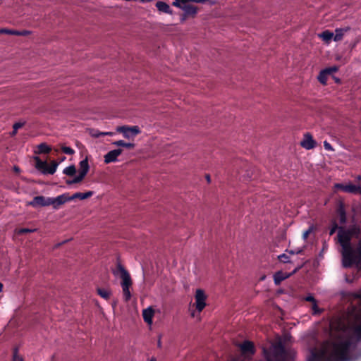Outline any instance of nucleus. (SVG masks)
<instances>
[{"label":"nucleus","mask_w":361,"mask_h":361,"mask_svg":"<svg viewBox=\"0 0 361 361\" xmlns=\"http://www.w3.org/2000/svg\"><path fill=\"white\" fill-rule=\"evenodd\" d=\"M358 233L359 229L355 226L350 229L339 228L337 238L341 246L342 263L345 267L355 265L359 268L361 265V240Z\"/></svg>","instance_id":"nucleus-1"},{"label":"nucleus","mask_w":361,"mask_h":361,"mask_svg":"<svg viewBox=\"0 0 361 361\" xmlns=\"http://www.w3.org/2000/svg\"><path fill=\"white\" fill-rule=\"evenodd\" d=\"M265 361H288L290 355L285 350L281 341L271 345L269 350L264 348Z\"/></svg>","instance_id":"nucleus-2"},{"label":"nucleus","mask_w":361,"mask_h":361,"mask_svg":"<svg viewBox=\"0 0 361 361\" xmlns=\"http://www.w3.org/2000/svg\"><path fill=\"white\" fill-rule=\"evenodd\" d=\"M114 274L121 279V286L124 300L128 301L131 298L130 288L132 286V280L129 273L121 265H118L114 271Z\"/></svg>","instance_id":"nucleus-3"},{"label":"nucleus","mask_w":361,"mask_h":361,"mask_svg":"<svg viewBox=\"0 0 361 361\" xmlns=\"http://www.w3.org/2000/svg\"><path fill=\"white\" fill-rule=\"evenodd\" d=\"M118 133H122L124 138L134 140L141 130L137 126H121L116 128Z\"/></svg>","instance_id":"nucleus-4"},{"label":"nucleus","mask_w":361,"mask_h":361,"mask_svg":"<svg viewBox=\"0 0 361 361\" xmlns=\"http://www.w3.org/2000/svg\"><path fill=\"white\" fill-rule=\"evenodd\" d=\"M34 160L35 161V167L38 170L42 171L44 173H54L59 165V164L54 161H51L50 165H48L46 161L40 160L38 157H35Z\"/></svg>","instance_id":"nucleus-5"},{"label":"nucleus","mask_w":361,"mask_h":361,"mask_svg":"<svg viewBox=\"0 0 361 361\" xmlns=\"http://www.w3.org/2000/svg\"><path fill=\"white\" fill-rule=\"evenodd\" d=\"M207 295L202 289H197L195 293V309L199 312H202L207 305Z\"/></svg>","instance_id":"nucleus-6"},{"label":"nucleus","mask_w":361,"mask_h":361,"mask_svg":"<svg viewBox=\"0 0 361 361\" xmlns=\"http://www.w3.org/2000/svg\"><path fill=\"white\" fill-rule=\"evenodd\" d=\"M242 355L241 357L233 361H248L250 355L255 353L253 343L250 341H245L240 346Z\"/></svg>","instance_id":"nucleus-7"},{"label":"nucleus","mask_w":361,"mask_h":361,"mask_svg":"<svg viewBox=\"0 0 361 361\" xmlns=\"http://www.w3.org/2000/svg\"><path fill=\"white\" fill-rule=\"evenodd\" d=\"M89 169L90 166L88 164V159L87 157H85V159L79 162V174L78 176V179L75 180L82 181L88 173Z\"/></svg>","instance_id":"nucleus-8"},{"label":"nucleus","mask_w":361,"mask_h":361,"mask_svg":"<svg viewBox=\"0 0 361 361\" xmlns=\"http://www.w3.org/2000/svg\"><path fill=\"white\" fill-rule=\"evenodd\" d=\"M51 204V197H45L44 196H37L33 200L28 203L29 205H31L34 207H37L39 206L44 207L49 206Z\"/></svg>","instance_id":"nucleus-9"},{"label":"nucleus","mask_w":361,"mask_h":361,"mask_svg":"<svg viewBox=\"0 0 361 361\" xmlns=\"http://www.w3.org/2000/svg\"><path fill=\"white\" fill-rule=\"evenodd\" d=\"M123 150L121 149H116L109 151L104 157V161L105 164H110L112 162H116L118 157L122 154Z\"/></svg>","instance_id":"nucleus-10"},{"label":"nucleus","mask_w":361,"mask_h":361,"mask_svg":"<svg viewBox=\"0 0 361 361\" xmlns=\"http://www.w3.org/2000/svg\"><path fill=\"white\" fill-rule=\"evenodd\" d=\"M70 197L68 194L64 193L56 197H51V204L53 208L57 209L59 207L68 201H70Z\"/></svg>","instance_id":"nucleus-11"},{"label":"nucleus","mask_w":361,"mask_h":361,"mask_svg":"<svg viewBox=\"0 0 361 361\" xmlns=\"http://www.w3.org/2000/svg\"><path fill=\"white\" fill-rule=\"evenodd\" d=\"M155 311L152 307H148L142 310V317L144 321L149 326L153 323L152 319Z\"/></svg>","instance_id":"nucleus-12"},{"label":"nucleus","mask_w":361,"mask_h":361,"mask_svg":"<svg viewBox=\"0 0 361 361\" xmlns=\"http://www.w3.org/2000/svg\"><path fill=\"white\" fill-rule=\"evenodd\" d=\"M357 183L356 185L348 183L343 186V191L352 193H360L361 194V180L357 178Z\"/></svg>","instance_id":"nucleus-13"},{"label":"nucleus","mask_w":361,"mask_h":361,"mask_svg":"<svg viewBox=\"0 0 361 361\" xmlns=\"http://www.w3.org/2000/svg\"><path fill=\"white\" fill-rule=\"evenodd\" d=\"M300 145L306 149H311L315 147V142L310 135L306 134L301 141Z\"/></svg>","instance_id":"nucleus-14"},{"label":"nucleus","mask_w":361,"mask_h":361,"mask_svg":"<svg viewBox=\"0 0 361 361\" xmlns=\"http://www.w3.org/2000/svg\"><path fill=\"white\" fill-rule=\"evenodd\" d=\"M306 301L310 302V307L311 308L313 314H317L322 312V310L318 307L317 302L312 295H308L305 299Z\"/></svg>","instance_id":"nucleus-15"},{"label":"nucleus","mask_w":361,"mask_h":361,"mask_svg":"<svg viewBox=\"0 0 361 361\" xmlns=\"http://www.w3.org/2000/svg\"><path fill=\"white\" fill-rule=\"evenodd\" d=\"M183 11L185 16L195 17L198 12V8L196 6L190 4L189 6L183 8Z\"/></svg>","instance_id":"nucleus-16"},{"label":"nucleus","mask_w":361,"mask_h":361,"mask_svg":"<svg viewBox=\"0 0 361 361\" xmlns=\"http://www.w3.org/2000/svg\"><path fill=\"white\" fill-rule=\"evenodd\" d=\"M292 274H286L282 271L276 272L274 276V283L276 285H279L282 281L286 279L289 276H291Z\"/></svg>","instance_id":"nucleus-17"},{"label":"nucleus","mask_w":361,"mask_h":361,"mask_svg":"<svg viewBox=\"0 0 361 361\" xmlns=\"http://www.w3.org/2000/svg\"><path fill=\"white\" fill-rule=\"evenodd\" d=\"M156 6L159 11L164 12L165 13H169V14L172 13V11H171L169 5H168L167 4H166L163 1H158L156 4Z\"/></svg>","instance_id":"nucleus-18"},{"label":"nucleus","mask_w":361,"mask_h":361,"mask_svg":"<svg viewBox=\"0 0 361 361\" xmlns=\"http://www.w3.org/2000/svg\"><path fill=\"white\" fill-rule=\"evenodd\" d=\"M318 36L327 44L334 39V33L329 30L324 31L323 32L319 34Z\"/></svg>","instance_id":"nucleus-19"},{"label":"nucleus","mask_w":361,"mask_h":361,"mask_svg":"<svg viewBox=\"0 0 361 361\" xmlns=\"http://www.w3.org/2000/svg\"><path fill=\"white\" fill-rule=\"evenodd\" d=\"M92 195H93V192L92 191H88L85 193L76 192L74 195H73L72 196H69V197H70L71 200H73L76 198H79L80 200H85V199L90 197Z\"/></svg>","instance_id":"nucleus-20"},{"label":"nucleus","mask_w":361,"mask_h":361,"mask_svg":"<svg viewBox=\"0 0 361 361\" xmlns=\"http://www.w3.org/2000/svg\"><path fill=\"white\" fill-rule=\"evenodd\" d=\"M190 2H192V0H176L173 2V6L175 7H177L182 11H183V8L189 6L190 4Z\"/></svg>","instance_id":"nucleus-21"},{"label":"nucleus","mask_w":361,"mask_h":361,"mask_svg":"<svg viewBox=\"0 0 361 361\" xmlns=\"http://www.w3.org/2000/svg\"><path fill=\"white\" fill-rule=\"evenodd\" d=\"M97 293L104 299L108 300L111 295V291L108 289L98 288L97 289Z\"/></svg>","instance_id":"nucleus-22"},{"label":"nucleus","mask_w":361,"mask_h":361,"mask_svg":"<svg viewBox=\"0 0 361 361\" xmlns=\"http://www.w3.org/2000/svg\"><path fill=\"white\" fill-rule=\"evenodd\" d=\"M346 30L344 29L336 30L335 34H334V40L336 42L341 40Z\"/></svg>","instance_id":"nucleus-23"},{"label":"nucleus","mask_w":361,"mask_h":361,"mask_svg":"<svg viewBox=\"0 0 361 361\" xmlns=\"http://www.w3.org/2000/svg\"><path fill=\"white\" fill-rule=\"evenodd\" d=\"M338 218H339L340 222L341 224L345 223V211H344L343 206L342 204H341L339 206V208L338 209Z\"/></svg>","instance_id":"nucleus-24"},{"label":"nucleus","mask_w":361,"mask_h":361,"mask_svg":"<svg viewBox=\"0 0 361 361\" xmlns=\"http://www.w3.org/2000/svg\"><path fill=\"white\" fill-rule=\"evenodd\" d=\"M329 74L324 70L322 71L318 75V80L323 85H326Z\"/></svg>","instance_id":"nucleus-25"},{"label":"nucleus","mask_w":361,"mask_h":361,"mask_svg":"<svg viewBox=\"0 0 361 361\" xmlns=\"http://www.w3.org/2000/svg\"><path fill=\"white\" fill-rule=\"evenodd\" d=\"M63 173L72 176L76 173V169L74 165L69 166L63 169Z\"/></svg>","instance_id":"nucleus-26"},{"label":"nucleus","mask_w":361,"mask_h":361,"mask_svg":"<svg viewBox=\"0 0 361 361\" xmlns=\"http://www.w3.org/2000/svg\"><path fill=\"white\" fill-rule=\"evenodd\" d=\"M51 151V148L45 143H42L38 146V151L35 153H49Z\"/></svg>","instance_id":"nucleus-27"},{"label":"nucleus","mask_w":361,"mask_h":361,"mask_svg":"<svg viewBox=\"0 0 361 361\" xmlns=\"http://www.w3.org/2000/svg\"><path fill=\"white\" fill-rule=\"evenodd\" d=\"M23 125H24V123H21V122L16 123L13 125V130L11 133V135H15L17 133L18 130L19 128H22L23 126Z\"/></svg>","instance_id":"nucleus-28"},{"label":"nucleus","mask_w":361,"mask_h":361,"mask_svg":"<svg viewBox=\"0 0 361 361\" xmlns=\"http://www.w3.org/2000/svg\"><path fill=\"white\" fill-rule=\"evenodd\" d=\"M102 132H100V131H99L97 130H95V129H91L89 131L90 135L92 137H98L99 136H102Z\"/></svg>","instance_id":"nucleus-29"},{"label":"nucleus","mask_w":361,"mask_h":361,"mask_svg":"<svg viewBox=\"0 0 361 361\" xmlns=\"http://www.w3.org/2000/svg\"><path fill=\"white\" fill-rule=\"evenodd\" d=\"M35 229H28V228H20L16 231L17 234L21 235L27 233H31L35 231Z\"/></svg>","instance_id":"nucleus-30"},{"label":"nucleus","mask_w":361,"mask_h":361,"mask_svg":"<svg viewBox=\"0 0 361 361\" xmlns=\"http://www.w3.org/2000/svg\"><path fill=\"white\" fill-rule=\"evenodd\" d=\"M192 2L196 3V4H204V3H209L212 5L216 4V1L214 0H192Z\"/></svg>","instance_id":"nucleus-31"},{"label":"nucleus","mask_w":361,"mask_h":361,"mask_svg":"<svg viewBox=\"0 0 361 361\" xmlns=\"http://www.w3.org/2000/svg\"><path fill=\"white\" fill-rule=\"evenodd\" d=\"M0 34L16 35V34H18V31L8 30V29H1Z\"/></svg>","instance_id":"nucleus-32"},{"label":"nucleus","mask_w":361,"mask_h":361,"mask_svg":"<svg viewBox=\"0 0 361 361\" xmlns=\"http://www.w3.org/2000/svg\"><path fill=\"white\" fill-rule=\"evenodd\" d=\"M279 259L283 263L289 262V256L287 254H282L278 257Z\"/></svg>","instance_id":"nucleus-33"},{"label":"nucleus","mask_w":361,"mask_h":361,"mask_svg":"<svg viewBox=\"0 0 361 361\" xmlns=\"http://www.w3.org/2000/svg\"><path fill=\"white\" fill-rule=\"evenodd\" d=\"M61 150L67 154H73L75 152L73 149H71V147H66V146H62Z\"/></svg>","instance_id":"nucleus-34"},{"label":"nucleus","mask_w":361,"mask_h":361,"mask_svg":"<svg viewBox=\"0 0 361 361\" xmlns=\"http://www.w3.org/2000/svg\"><path fill=\"white\" fill-rule=\"evenodd\" d=\"M313 228L311 226L307 231H304L302 233V238L306 240L309 235L312 233Z\"/></svg>","instance_id":"nucleus-35"},{"label":"nucleus","mask_w":361,"mask_h":361,"mask_svg":"<svg viewBox=\"0 0 361 361\" xmlns=\"http://www.w3.org/2000/svg\"><path fill=\"white\" fill-rule=\"evenodd\" d=\"M324 71H326V73L329 75H330L332 73L336 72L338 71V67L337 66L330 67V68L324 69Z\"/></svg>","instance_id":"nucleus-36"},{"label":"nucleus","mask_w":361,"mask_h":361,"mask_svg":"<svg viewBox=\"0 0 361 361\" xmlns=\"http://www.w3.org/2000/svg\"><path fill=\"white\" fill-rule=\"evenodd\" d=\"M113 145L117 147H123L125 145V141L120 140L113 142Z\"/></svg>","instance_id":"nucleus-37"},{"label":"nucleus","mask_w":361,"mask_h":361,"mask_svg":"<svg viewBox=\"0 0 361 361\" xmlns=\"http://www.w3.org/2000/svg\"><path fill=\"white\" fill-rule=\"evenodd\" d=\"M324 149L329 151H334L332 146L326 141L324 142Z\"/></svg>","instance_id":"nucleus-38"},{"label":"nucleus","mask_w":361,"mask_h":361,"mask_svg":"<svg viewBox=\"0 0 361 361\" xmlns=\"http://www.w3.org/2000/svg\"><path fill=\"white\" fill-rule=\"evenodd\" d=\"M135 147V145L133 143H131V142H125V145H124V147L126 148H128V149H133Z\"/></svg>","instance_id":"nucleus-39"},{"label":"nucleus","mask_w":361,"mask_h":361,"mask_svg":"<svg viewBox=\"0 0 361 361\" xmlns=\"http://www.w3.org/2000/svg\"><path fill=\"white\" fill-rule=\"evenodd\" d=\"M30 32L28 30H24L22 32H18V34H16V35H30Z\"/></svg>","instance_id":"nucleus-40"},{"label":"nucleus","mask_w":361,"mask_h":361,"mask_svg":"<svg viewBox=\"0 0 361 361\" xmlns=\"http://www.w3.org/2000/svg\"><path fill=\"white\" fill-rule=\"evenodd\" d=\"M302 252V250L301 249H297L295 250H290L288 251V252L290 254V255H295V254H298L300 252Z\"/></svg>","instance_id":"nucleus-41"},{"label":"nucleus","mask_w":361,"mask_h":361,"mask_svg":"<svg viewBox=\"0 0 361 361\" xmlns=\"http://www.w3.org/2000/svg\"><path fill=\"white\" fill-rule=\"evenodd\" d=\"M78 179V176H75L72 180L67 181L68 184H73V183H78L80 181H76L75 180Z\"/></svg>","instance_id":"nucleus-42"},{"label":"nucleus","mask_w":361,"mask_h":361,"mask_svg":"<svg viewBox=\"0 0 361 361\" xmlns=\"http://www.w3.org/2000/svg\"><path fill=\"white\" fill-rule=\"evenodd\" d=\"M337 228H338L337 225L336 224H334L333 227L331 228V229L330 231V235H333V233H334V232L336 231Z\"/></svg>","instance_id":"nucleus-43"},{"label":"nucleus","mask_w":361,"mask_h":361,"mask_svg":"<svg viewBox=\"0 0 361 361\" xmlns=\"http://www.w3.org/2000/svg\"><path fill=\"white\" fill-rule=\"evenodd\" d=\"M102 135H110V136H112L114 135V133L112 132H102Z\"/></svg>","instance_id":"nucleus-44"},{"label":"nucleus","mask_w":361,"mask_h":361,"mask_svg":"<svg viewBox=\"0 0 361 361\" xmlns=\"http://www.w3.org/2000/svg\"><path fill=\"white\" fill-rule=\"evenodd\" d=\"M343 186H345V185H343V184H336V185H335V187H336V188H338V189H341V190H343Z\"/></svg>","instance_id":"nucleus-45"},{"label":"nucleus","mask_w":361,"mask_h":361,"mask_svg":"<svg viewBox=\"0 0 361 361\" xmlns=\"http://www.w3.org/2000/svg\"><path fill=\"white\" fill-rule=\"evenodd\" d=\"M13 361H23V360H22L21 357L15 355L14 358H13Z\"/></svg>","instance_id":"nucleus-46"},{"label":"nucleus","mask_w":361,"mask_h":361,"mask_svg":"<svg viewBox=\"0 0 361 361\" xmlns=\"http://www.w3.org/2000/svg\"><path fill=\"white\" fill-rule=\"evenodd\" d=\"M187 16H185V14H184V15H183V18H181V20H182V21L185 20Z\"/></svg>","instance_id":"nucleus-47"},{"label":"nucleus","mask_w":361,"mask_h":361,"mask_svg":"<svg viewBox=\"0 0 361 361\" xmlns=\"http://www.w3.org/2000/svg\"><path fill=\"white\" fill-rule=\"evenodd\" d=\"M161 340L159 338V341H158V346L161 347Z\"/></svg>","instance_id":"nucleus-48"},{"label":"nucleus","mask_w":361,"mask_h":361,"mask_svg":"<svg viewBox=\"0 0 361 361\" xmlns=\"http://www.w3.org/2000/svg\"><path fill=\"white\" fill-rule=\"evenodd\" d=\"M206 178L208 182H210V176H207Z\"/></svg>","instance_id":"nucleus-49"},{"label":"nucleus","mask_w":361,"mask_h":361,"mask_svg":"<svg viewBox=\"0 0 361 361\" xmlns=\"http://www.w3.org/2000/svg\"><path fill=\"white\" fill-rule=\"evenodd\" d=\"M140 1L142 2H149V1H151L152 0H140Z\"/></svg>","instance_id":"nucleus-50"},{"label":"nucleus","mask_w":361,"mask_h":361,"mask_svg":"<svg viewBox=\"0 0 361 361\" xmlns=\"http://www.w3.org/2000/svg\"><path fill=\"white\" fill-rule=\"evenodd\" d=\"M2 288H3V285H2V283H0V292H1Z\"/></svg>","instance_id":"nucleus-51"},{"label":"nucleus","mask_w":361,"mask_h":361,"mask_svg":"<svg viewBox=\"0 0 361 361\" xmlns=\"http://www.w3.org/2000/svg\"><path fill=\"white\" fill-rule=\"evenodd\" d=\"M149 361H157V360L154 357H152V358H150Z\"/></svg>","instance_id":"nucleus-52"},{"label":"nucleus","mask_w":361,"mask_h":361,"mask_svg":"<svg viewBox=\"0 0 361 361\" xmlns=\"http://www.w3.org/2000/svg\"><path fill=\"white\" fill-rule=\"evenodd\" d=\"M18 170H19V169H18V168L15 167V171H18Z\"/></svg>","instance_id":"nucleus-53"},{"label":"nucleus","mask_w":361,"mask_h":361,"mask_svg":"<svg viewBox=\"0 0 361 361\" xmlns=\"http://www.w3.org/2000/svg\"><path fill=\"white\" fill-rule=\"evenodd\" d=\"M358 180H361V176L357 177Z\"/></svg>","instance_id":"nucleus-54"},{"label":"nucleus","mask_w":361,"mask_h":361,"mask_svg":"<svg viewBox=\"0 0 361 361\" xmlns=\"http://www.w3.org/2000/svg\"><path fill=\"white\" fill-rule=\"evenodd\" d=\"M192 317H195V313H194V312H193V313H192Z\"/></svg>","instance_id":"nucleus-55"}]
</instances>
